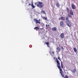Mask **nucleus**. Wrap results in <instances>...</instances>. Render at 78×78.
Segmentation results:
<instances>
[{
    "mask_svg": "<svg viewBox=\"0 0 78 78\" xmlns=\"http://www.w3.org/2000/svg\"><path fill=\"white\" fill-rule=\"evenodd\" d=\"M56 62L57 64V67L59 70V73H60L62 77L64 78H69V77L66 75H65V76H64V75L62 73V69L61 68V66H60V63H59V60H58V58H56Z\"/></svg>",
    "mask_w": 78,
    "mask_h": 78,
    "instance_id": "nucleus-1",
    "label": "nucleus"
},
{
    "mask_svg": "<svg viewBox=\"0 0 78 78\" xmlns=\"http://www.w3.org/2000/svg\"><path fill=\"white\" fill-rule=\"evenodd\" d=\"M35 4L37 5V7H39L40 8H42L44 6V5H42L43 3L42 2H35Z\"/></svg>",
    "mask_w": 78,
    "mask_h": 78,
    "instance_id": "nucleus-2",
    "label": "nucleus"
},
{
    "mask_svg": "<svg viewBox=\"0 0 78 78\" xmlns=\"http://www.w3.org/2000/svg\"><path fill=\"white\" fill-rule=\"evenodd\" d=\"M34 22H35L36 24H37V23H39V24H41V22L39 21L38 20H37L36 19H34Z\"/></svg>",
    "mask_w": 78,
    "mask_h": 78,
    "instance_id": "nucleus-3",
    "label": "nucleus"
},
{
    "mask_svg": "<svg viewBox=\"0 0 78 78\" xmlns=\"http://www.w3.org/2000/svg\"><path fill=\"white\" fill-rule=\"evenodd\" d=\"M60 27H63L64 26V23L62 21H60Z\"/></svg>",
    "mask_w": 78,
    "mask_h": 78,
    "instance_id": "nucleus-4",
    "label": "nucleus"
},
{
    "mask_svg": "<svg viewBox=\"0 0 78 78\" xmlns=\"http://www.w3.org/2000/svg\"><path fill=\"white\" fill-rule=\"evenodd\" d=\"M66 23L68 27H72V23L70 22L67 23Z\"/></svg>",
    "mask_w": 78,
    "mask_h": 78,
    "instance_id": "nucleus-5",
    "label": "nucleus"
},
{
    "mask_svg": "<svg viewBox=\"0 0 78 78\" xmlns=\"http://www.w3.org/2000/svg\"><path fill=\"white\" fill-rule=\"evenodd\" d=\"M59 37H61L62 39H63L64 37V33H62L59 36Z\"/></svg>",
    "mask_w": 78,
    "mask_h": 78,
    "instance_id": "nucleus-6",
    "label": "nucleus"
},
{
    "mask_svg": "<svg viewBox=\"0 0 78 78\" xmlns=\"http://www.w3.org/2000/svg\"><path fill=\"white\" fill-rule=\"evenodd\" d=\"M70 22V20L69 19V17H66V23H67Z\"/></svg>",
    "mask_w": 78,
    "mask_h": 78,
    "instance_id": "nucleus-7",
    "label": "nucleus"
},
{
    "mask_svg": "<svg viewBox=\"0 0 78 78\" xmlns=\"http://www.w3.org/2000/svg\"><path fill=\"white\" fill-rule=\"evenodd\" d=\"M71 7L73 9H75V5L73 4H72Z\"/></svg>",
    "mask_w": 78,
    "mask_h": 78,
    "instance_id": "nucleus-8",
    "label": "nucleus"
},
{
    "mask_svg": "<svg viewBox=\"0 0 78 78\" xmlns=\"http://www.w3.org/2000/svg\"><path fill=\"white\" fill-rule=\"evenodd\" d=\"M49 53L52 56L53 55H55V51H50L49 52Z\"/></svg>",
    "mask_w": 78,
    "mask_h": 78,
    "instance_id": "nucleus-9",
    "label": "nucleus"
},
{
    "mask_svg": "<svg viewBox=\"0 0 78 78\" xmlns=\"http://www.w3.org/2000/svg\"><path fill=\"white\" fill-rule=\"evenodd\" d=\"M52 31H56L57 29L55 27H54L52 28Z\"/></svg>",
    "mask_w": 78,
    "mask_h": 78,
    "instance_id": "nucleus-10",
    "label": "nucleus"
},
{
    "mask_svg": "<svg viewBox=\"0 0 78 78\" xmlns=\"http://www.w3.org/2000/svg\"><path fill=\"white\" fill-rule=\"evenodd\" d=\"M73 49L74 52L76 54V53H77V49H76V48H73Z\"/></svg>",
    "mask_w": 78,
    "mask_h": 78,
    "instance_id": "nucleus-11",
    "label": "nucleus"
},
{
    "mask_svg": "<svg viewBox=\"0 0 78 78\" xmlns=\"http://www.w3.org/2000/svg\"><path fill=\"white\" fill-rule=\"evenodd\" d=\"M56 5L58 8H60V5H59V2H57L56 3Z\"/></svg>",
    "mask_w": 78,
    "mask_h": 78,
    "instance_id": "nucleus-12",
    "label": "nucleus"
},
{
    "mask_svg": "<svg viewBox=\"0 0 78 78\" xmlns=\"http://www.w3.org/2000/svg\"><path fill=\"white\" fill-rule=\"evenodd\" d=\"M60 19L61 20H65V18L64 17H63V16H62L60 17Z\"/></svg>",
    "mask_w": 78,
    "mask_h": 78,
    "instance_id": "nucleus-13",
    "label": "nucleus"
},
{
    "mask_svg": "<svg viewBox=\"0 0 78 78\" xmlns=\"http://www.w3.org/2000/svg\"><path fill=\"white\" fill-rule=\"evenodd\" d=\"M31 6L33 9H34V8H35V6H34V5H33V3H32L31 4Z\"/></svg>",
    "mask_w": 78,
    "mask_h": 78,
    "instance_id": "nucleus-14",
    "label": "nucleus"
},
{
    "mask_svg": "<svg viewBox=\"0 0 78 78\" xmlns=\"http://www.w3.org/2000/svg\"><path fill=\"white\" fill-rule=\"evenodd\" d=\"M70 12L69 13V14H71V15H73V11H72V10H70Z\"/></svg>",
    "mask_w": 78,
    "mask_h": 78,
    "instance_id": "nucleus-15",
    "label": "nucleus"
},
{
    "mask_svg": "<svg viewBox=\"0 0 78 78\" xmlns=\"http://www.w3.org/2000/svg\"><path fill=\"white\" fill-rule=\"evenodd\" d=\"M56 49L58 50V52H59V51H61V49L58 47L56 48Z\"/></svg>",
    "mask_w": 78,
    "mask_h": 78,
    "instance_id": "nucleus-16",
    "label": "nucleus"
},
{
    "mask_svg": "<svg viewBox=\"0 0 78 78\" xmlns=\"http://www.w3.org/2000/svg\"><path fill=\"white\" fill-rule=\"evenodd\" d=\"M68 16L69 17H70V18L72 17V14H70V13H68Z\"/></svg>",
    "mask_w": 78,
    "mask_h": 78,
    "instance_id": "nucleus-17",
    "label": "nucleus"
},
{
    "mask_svg": "<svg viewBox=\"0 0 78 78\" xmlns=\"http://www.w3.org/2000/svg\"><path fill=\"white\" fill-rule=\"evenodd\" d=\"M41 13L42 14H45V11L44 10H43L42 11H41Z\"/></svg>",
    "mask_w": 78,
    "mask_h": 78,
    "instance_id": "nucleus-18",
    "label": "nucleus"
},
{
    "mask_svg": "<svg viewBox=\"0 0 78 78\" xmlns=\"http://www.w3.org/2000/svg\"><path fill=\"white\" fill-rule=\"evenodd\" d=\"M66 10L67 12H68V13H69V9L68 8H66Z\"/></svg>",
    "mask_w": 78,
    "mask_h": 78,
    "instance_id": "nucleus-19",
    "label": "nucleus"
},
{
    "mask_svg": "<svg viewBox=\"0 0 78 78\" xmlns=\"http://www.w3.org/2000/svg\"><path fill=\"white\" fill-rule=\"evenodd\" d=\"M76 71V69H74L73 70V73H75Z\"/></svg>",
    "mask_w": 78,
    "mask_h": 78,
    "instance_id": "nucleus-20",
    "label": "nucleus"
},
{
    "mask_svg": "<svg viewBox=\"0 0 78 78\" xmlns=\"http://www.w3.org/2000/svg\"><path fill=\"white\" fill-rule=\"evenodd\" d=\"M43 19H44L45 20H47V18H45V17H42Z\"/></svg>",
    "mask_w": 78,
    "mask_h": 78,
    "instance_id": "nucleus-21",
    "label": "nucleus"
},
{
    "mask_svg": "<svg viewBox=\"0 0 78 78\" xmlns=\"http://www.w3.org/2000/svg\"><path fill=\"white\" fill-rule=\"evenodd\" d=\"M34 30H36V29H37L38 30H39V27H36L34 28Z\"/></svg>",
    "mask_w": 78,
    "mask_h": 78,
    "instance_id": "nucleus-22",
    "label": "nucleus"
},
{
    "mask_svg": "<svg viewBox=\"0 0 78 78\" xmlns=\"http://www.w3.org/2000/svg\"><path fill=\"white\" fill-rule=\"evenodd\" d=\"M61 66L62 68V69H63V65H62V62H61Z\"/></svg>",
    "mask_w": 78,
    "mask_h": 78,
    "instance_id": "nucleus-23",
    "label": "nucleus"
},
{
    "mask_svg": "<svg viewBox=\"0 0 78 78\" xmlns=\"http://www.w3.org/2000/svg\"><path fill=\"white\" fill-rule=\"evenodd\" d=\"M46 44V45H49V42H48V41L47 43H45Z\"/></svg>",
    "mask_w": 78,
    "mask_h": 78,
    "instance_id": "nucleus-24",
    "label": "nucleus"
},
{
    "mask_svg": "<svg viewBox=\"0 0 78 78\" xmlns=\"http://www.w3.org/2000/svg\"><path fill=\"white\" fill-rule=\"evenodd\" d=\"M58 59L60 61H61V59H60V56L58 57Z\"/></svg>",
    "mask_w": 78,
    "mask_h": 78,
    "instance_id": "nucleus-25",
    "label": "nucleus"
},
{
    "mask_svg": "<svg viewBox=\"0 0 78 78\" xmlns=\"http://www.w3.org/2000/svg\"><path fill=\"white\" fill-rule=\"evenodd\" d=\"M61 48L63 50H64V48L62 46H61Z\"/></svg>",
    "mask_w": 78,
    "mask_h": 78,
    "instance_id": "nucleus-26",
    "label": "nucleus"
},
{
    "mask_svg": "<svg viewBox=\"0 0 78 78\" xmlns=\"http://www.w3.org/2000/svg\"><path fill=\"white\" fill-rule=\"evenodd\" d=\"M28 5L29 6H31V4L30 3Z\"/></svg>",
    "mask_w": 78,
    "mask_h": 78,
    "instance_id": "nucleus-27",
    "label": "nucleus"
},
{
    "mask_svg": "<svg viewBox=\"0 0 78 78\" xmlns=\"http://www.w3.org/2000/svg\"><path fill=\"white\" fill-rule=\"evenodd\" d=\"M46 27H48V26H47V24L46 25Z\"/></svg>",
    "mask_w": 78,
    "mask_h": 78,
    "instance_id": "nucleus-28",
    "label": "nucleus"
},
{
    "mask_svg": "<svg viewBox=\"0 0 78 78\" xmlns=\"http://www.w3.org/2000/svg\"><path fill=\"white\" fill-rule=\"evenodd\" d=\"M48 27H50V25H48Z\"/></svg>",
    "mask_w": 78,
    "mask_h": 78,
    "instance_id": "nucleus-29",
    "label": "nucleus"
},
{
    "mask_svg": "<svg viewBox=\"0 0 78 78\" xmlns=\"http://www.w3.org/2000/svg\"><path fill=\"white\" fill-rule=\"evenodd\" d=\"M40 29H41V30H42V29H43V28H40Z\"/></svg>",
    "mask_w": 78,
    "mask_h": 78,
    "instance_id": "nucleus-30",
    "label": "nucleus"
},
{
    "mask_svg": "<svg viewBox=\"0 0 78 78\" xmlns=\"http://www.w3.org/2000/svg\"><path fill=\"white\" fill-rule=\"evenodd\" d=\"M36 30H37V29H36Z\"/></svg>",
    "mask_w": 78,
    "mask_h": 78,
    "instance_id": "nucleus-31",
    "label": "nucleus"
},
{
    "mask_svg": "<svg viewBox=\"0 0 78 78\" xmlns=\"http://www.w3.org/2000/svg\"><path fill=\"white\" fill-rule=\"evenodd\" d=\"M55 1V0H54Z\"/></svg>",
    "mask_w": 78,
    "mask_h": 78,
    "instance_id": "nucleus-32",
    "label": "nucleus"
}]
</instances>
